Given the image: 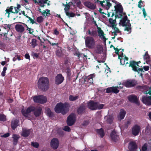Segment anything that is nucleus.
I'll return each mask as SVG.
<instances>
[{
  "mask_svg": "<svg viewBox=\"0 0 151 151\" xmlns=\"http://www.w3.org/2000/svg\"><path fill=\"white\" fill-rule=\"evenodd\" d=\"M116 11L114 12H112L111 17H113L115 15L116 18H121L119 24L122 26H127L128 23H130V20L128 19V17L125 12H124V9L122 6H118L116 7Z\"/></svg>",
  "mask_w": 151,
  "mask_h": 151,
  "instance_id": "nucleus-1",
  "label": "nucleus"
},
{
  "mask_svg": "<svg viewBox=\"0 0 151 151\" xmlns=\"http://www.w3.org/2000/svg\"><path fill=\"white\" fill-rule=\"evenodd\" d=\"M70 104L68 103L63 104L58 103L57 104L55 108V111L57 113H61L64 115L66 114L69 110Z\"/></svg>",
  "mask_w": 151,
  "mask_h": 151,
  "instance_id": "nucleus-2",
  "label": "nucleus"
},
{
  "mask_svg": "<svg viewBox=\"0 0 151 151\" xmlns=\"http://www.w3.org/2000/svg\"><path fill=\"white\" fill-rule=\"evenodd\" d=\"M37 85L39 89L43 91H47L49 88V82L48 78L41 77L37 82Z\"/></svg>",
  "mask_w": 151,
  "mask_h": 151,
  "instance_id": "nucleus-3",
  "label": "nucleus"
},
{
  "mask_svg": "<svg viewBox=\"0 0 151 151\" xmlns=\"http://www.w3.org/2000/svg\"><path fill=\"white\" fill-rule=\"evenodd\" d=\"M86 47L89 49H93L96 45V41L94 38L91 36L87 37L85 39Z\"/></svg>",
  "mask_w": 151,
  "mask_h": 151,
  "instance_id": "nucleus-4",
  "label": "nucleus"
},
{
  "mask_svg": "<svg viewBox=\"0 0 151 151\" xmlns=\"http://www.w3.org/2000/svg\"><path fill=\"white\" fill-rule=\"evenodd\" d=\"M137 84V81L134 79H128L122 83V85L127 88L134 87Z\"/></svg>",
  "mask_w": 151,
  "mask_h": 151,
  "instance_id": "nucleus-5",
  "label": "nucleus"
},
{
  "mask_svg": "<svg viewBox=\"0 0 151 151\" xmlns=\"http://www.w3.org/2000/svg\"><path fill=\"white\" fill-rule=\"evenodd\" d=\"M33 100L35 102L41 104L45 103L47 101L46 97L42 95L34 96Z\"/></svg>",
  "mask_w": 151,
  "mask_h": 151,
  "instance_id": "nucleus-6",
  "label": "nucleus"
},
{
  "mask_svg": "<svg viewBox=\"0 0 151 151\" xmlns=\"http://www.w3.org/2000/svg\"><path fill=\"white\" fill-rule=\"evenodd\" d=\"M6 13L5 15L7 16L8 18L10 17V14L11 13L15 14L18 13L19 12L18 10L16 8V7L11 6L10 7H7L5 10Z\"/></svg>",
  "mask_w": 151,
  "mask_h": 151,
  "instance_id": "nucleus-7",
  "label": "nucleus"
},
{
  "mask_svg": "<svg viewBox=\"0 0 151 151\" xmlns=\"http://www.w3.org/2000/svg\"><path fill=\"white\" fill-rule=\"evenodd\" d=\"M76 117L74 114H71L68 116L67 120V124L69 126H71L75 123Z\"/></svg>",
  "mask_w": 151,
  "mask_h": 151,
  "instance_id": "nucleus-8",
  "label": "nucleus"
},
{
  "mask_svg": "<svg viewBox=\"0 0 151 151\" xmlns=\"http://www.w3.org/2000/svg\"><path fill=\"white\" fill-rule=\"evenodd\" d=\"M95 77L94 73L92 74L87 76H86L84 78V83L88 84V86L93 83V78Z\"/></svg>",
  "mask_w": 151,
  "mask_h": 151,
  "instance_id": "nucleus-9",
  "label": "nucleus"
},
{
  "mask_svg": "<svg viewBox=\"0 0 151 151\" xmlns=\"http://www.w3.org/2000/svg\"><path fill=\"white\" fill-rule=\"evenodd\" d=\"M50 145L51 147L54 150L57 149L59 145V142L56 138H53L51 141Z\"/></svg>",
  "mask_w": 151,
  "mask_h": 151,
  "instance_id": "nucleus-10",
  "label": "nucleus"
},
{
  "mask_svg": "<svg viewBox=\"0 0 151 151\" xmlns=\"http://www.w3.org/2000/svg\"><path fill=\"white\" fill-rule=\"evenodd\" d=\"M128 65L129 67H131L132 68V70L134 71H137V68L138 67L137 66L136 61L132 60H130L129 63L128 62H127L126 63V65Z\"/></svg>",
  "mask_w": 151,
  "mask_h": 151,
  "instance_id": "nucleus-11",
  "label": "nucleus"
},
{
  "mask_svg": "<svg viewBox=\"0 0 151 151\" xmlns=\"http://www.w3.org/2000/svg\"><path fill=\"white\" fill-rule=\"evenodd\" d=\"M128 100L130 102L136 104L138 105H139L137 97L134 95H130L128 97Z\"/></svg>",
  "mask_w": 151,
  "mask_h": 151,
  "instance_id": "nucleus-12",
  "label": "nucleus"
},
{
  "mask_svg": "<svg viewBox=\"0 0 151 151\" xmlns=\"http://www.w3.org/2000/svg\"><path fill=\"white\" fill-rule=\"evenodd\" d=\"M137 147V144L134 141H131L129 143L128 148L129 151H135Z\"/></svg>",
  "mask_w": 151,
  "mask_h": 151,
  "instance_id": "nucleus-13",
  "label": "nucleus"
},
{
  "mask_svg": "<svg viewBox=\"0 0 151 151\" xmlns=\"http://www.w3.org/2000/svg\"><path fill=\"white\" fill-rule=\"evenodd\" d=\"M142 101L147 106L151 105V96H145L142 97Z\"/></svg>",
  "mask_w": 151,
  "mask_h": 151,
  "instance_id": "nucleus-14",
  "label": "nucleus"
},
{
  "mask_svg": "<svg viewBox=\"0 0 151 151\" xmlns=\"http://www.w3.org/2000/svg\"><path fill=\"white\" fill-rule=\"evenodd\" d=\"M64 79L61 74H58L55 77V83L57 85H59L61 84L63 81Z\"/></svg>",
  "mask_w": 151,
  "mask_h": 151,
  "instance_id": "nucleus-15",
  "label": "nucleus"
},
{
  "mask_svg": "<svg viewBox=\"0 0 151 151\" xmlns=\"http://www.w3.org/2000/svg\"><path fill=\"white\" fill-rule=\"evenodd\" d=\"M140 129V126L137 124H135L133 127L132 128V133L134 136L138 135Z\"/></svg>",
  "mask_w": 151,
  "mask_h": 151,
  "instance_id": "nucleus-16",
  "label": "nucleus"
},
{
  "mask_svg": "<svg viewBox=\"0 0 151 151\" xmlns=\"http://www.w3.org/2000/svg\"><path fill=\"white\" fill-rule=\"evenodd\" d=\"M88 106L89 109L92 110H95L97 109V103L91 101L88 102Z\"/></svg>",
  "mask_w": 151,
  "mask_h": 151,
  "instance_id": "nucleus-17",
  "label": "nucleus"
},
{
  "mask_svg": "<svg viewBox=\"0 0 151 151\" xmlns=\"http://www.w3.org/2000/svg\"><path fill=\"white\" fill-rule=\"evenodd\" d=\"M35 110V107L30 106L26 110H22V113L23 115L25 117L27 116L28 114Z\"/></svg>",
  "mask_w": 151,
  "mask_h": 151,
  "instance_id": "nucleus-18",
  "label": "nucleus"
},
{
  "mask_svg": "<svg viewBox=\"0 0 151 151\" xmlns=\"http://www.w3.org/2000/svg\"><path fill=\"white\" fill-rule=\"evenodd\" d=\"M16 30L18 33H22L25 30L24 27L22 24H17L15 26Z\"/></svg>",
  "mask_w": 151,
  "mask_h": 151,
  "instance_id": "nucleus-19",
  "label": "nucleus"
},
{
  "mask_svg": "<svg viewBox=\"0 0 151 151\" xmlns=\"http://www.w3.org/2000/svg\"><path fill=\"white\" fill-rule=\"evenodd\" d=\"M94 52L98 54L101 53L103 51V47L100 45H97L94 47Z\"/></svg>",
  "mask_w": 151,
  "mask_h": 151,
  "instance_id": "nucleus-20",
  "label": "nucleus"
},
{
  "mask_svg": "<svg viewBox=\"0 0 151 151\" xmlns=\"http://www.w3.org/2000/svg\"><path fill=\"white\" fill-rule=\"evenodd\" d=\"M84 5L88 8L92 10L94 9L96 7V4L89 1L85 2L84 3Z\"/></svg>",
  "mask_w": 151,
  "mask_h": 151,
  "instance_id": "nucleus-21",
  "label": "nucleus"
},
{
  "mask_svg": "<svg viewBox=\"0 0 151 151\" xmlns=\"http://www.w3.org/2000/svg\"><path fill=\"white\" fill-rule=\"evenodd\" d=\"M126 111L123 109H121L119 114L117 116V118L119 120L121 121L124 119L126 114Z\"/></svg>",
  "mask_w": 151,
  "mask_h": 151,
  "instance_id": "nucleus-22",
  "label": "nucleus"
},
{
  "mask_svg": "<svg viewBox=\"0 0 151 151\" xmlns=\"http://www.w3.org/2000/svg\"><path fill=\"white\" fill-rule=\"evenodd\" d=\"M86 107L83 105H81L77 109V112L79 114H82L85 112Z\"/></svg>",
  "mask_w": 151,
  "mask_h": 151,
  "instance_id": "nucleus-23",
  "label": "nucleus"
},
{
  "mask_svg": "<svg viewBox=\"0 0 151 151\" xmlns=\"http://www.w3.org/2000/svg\"><path fill=\"white\" fill-rule=\"evenodd\" d=\"M42 109L40 107H37L35 108V110L33 111L34 115L36 117L39 116L41 113Z\"/></svg>",
  "mask_w": 151,
  "mask_h": 151,
  "instance_id": "nucleus-24",
  "label": "nucleus"
},
{
  "mask_svg": "<svg viewBox=\"0 0 151 151\" xmlns=\"http://www.w3.org/2000/svg\"><path fill=\"white\" fill-rule=\"evenodd\" d=\"M110 136L112 140L114 142H116L118 139L119 136L116 134L114 131H112L111 132Z\"/></svg>",
  "mask_w": 151,
  "mask_h": 151,
  "instance_id": "nucleus-25",
  "label": "nucleus"
},
{
  "mask_svg": "<svg viewBox=\"0 0 151 151\" xmlns=\"http://www.w3.org/2000/svg\"><path fill=\"white\" fill-rule=\"evenodd\" d=\"M62 49L61 47H59L55 51L57 56L60 58L62 57L63 55Z\"/></svg>",
  "mask_w": 151,
  "mask_h": 151,
  "instance_id": "nucleus-26",
  "label": "nucleus"
},
{
  "mask_svg": "<svg viewBox=\"0 0 151 151\" xmlns=\"http://www.w3.org/2000/svg\"><path fill=\"white\" fill-rule=\"evenodd\" d=\"M13 140V144L15 145H16L19 139L20 138L19 136L17 134H14L12 135Z\"/></svg>",
  "mask_w": 151,
  "mask_h": 151,
  "instance_id": "nucleus-27",
  "label": "nucleus"
},
{
  "mask_svg": "<svg viewBox=\"0 0 151 151\" xmlns=\"http://www.w3.org/2000/svg\"><path fill=\"white\" fill-rule=\"evenodd\" d=\"M97 134L100 136L101 138H103L105 135L104 131L102 128L100 129H97L96 130Z\"/></svg>",
  "mask_w": 151,
  "mask_h": 151,
  "instance_id": "nucleus-28",
  "label": "nucleus"
},
{
  "mask_svg": "<svg viewBox=\"0 0 151 151\" xmlns=\"http://www.w3.org/2000/svg\"><path fill=\"white\" fill-rule=\"evenodd\" d=\"M105 1H106V3L110 2V1H111L112 2L116 4V5L114 6V12H115L116 11V7L117 8L118 6H122L120 3L117 2L115 0H105Z\"/></svg>",
  "mask_w": 151,
  "mask_h": 151,
  "instance_id": "nucleus-29",
  "label": "nucleus"
},
{
  "mask_svg": "<svg viewBox=\"0 0 151 151\" xmlns=\"http://www.w3.org/2000/svg\"><path fill=\"white\" fill-rule=\"evenodd\" d=\"M97 29H98V32L99 34V35L100 37H102L103 38L104 40H106V38L104 36V32L102 30L101 28L99 27L98 26L97 27Z\"/></svg>",
  "mask_w": 151,
  "mask_h": 151,
  "instance_id": "nucleus-30",
  "label": "nucleus"
},
{
  "mask_svg": "<svg viewBox=\"0 0 151 151\" xmlns=\"http://www.w3.org/2000/svg\"><path fill=\"white\" fill-rule=\"evenodd\" d=\"M88 35L93 37H96L97 35V32L96 30L94 29H93L92 30L90 29L88 30Z\"/></svg>",
  "mask_w": 151,
  "mask_h": 151,
  "instance_id": "nucleus-31",
  "label": "nucleus"
},
{
  "mask_svg": "<svg viewBox=\"0 0 151 151\" xmlns=\"http://www.w3.org/2000/svg\"><path fill=\"white\" fill-rule=\"evenodd\" d=\"M131 25L130 23H128L127 26H125V27L124 28V31H127L128 32V34H129L131 33L132 32V27H131Z\"/></svg>",
  "mask_w": 151,
  "mask_h": 151,
  "instance_id": "nucleus-32",
  "label": "nucleus"
},
{
  "mask_svg": "<svg viewBox=\"0 0 151 151\" xmlns=\"http://www.w3.org/2000/svg\"><path fill=\"white\" fill-rule=\"evenodd\" d=\"M143 57L144 59L146 60V63L147 64L150 63V56H149L148 52H146L144 55H143Z\"/></svg>",
  "mask_w": 151,
  "mask_h": 151,
  "instance_id": "nucleus-33",
  "label": "nucleus"
},
{
  "mask_svg": "<svg viewBox=\"0 0 151 151\" xmlns=\"http://www.w3.org/2000/svg\"><path fill=\"white\" fill-rule=\"evenodd\" d=\"M19 121L17 119L14 120V121H12L11 123V127L12 129L14 130L18 126V123Z\"/></svg>",
  "mask_w": 151,
  "mask_h": 151,
  "instance_id": "nucleus-34",
  "label": "nucleus"
},
{
  "mask_svg": "<svg viewBox=\"0 0 151 151\" xmlns=\"http://www.w3.org/2000/svg\"><path fill=\"white\" fill-rule=\"evenodd\" d=\"M39 11L42 14V15L43 16H48L50 15V10L48 9H47L45 10H44L43 12H42L41 9H39Z\"/></svg>",
  "mask_w": 151,
  "mask_h": 151,
  "instance_id": "nucleus-35",
  "label": "nucleus"
},
{
  "mask_svg": "<svg viewBox=\"0 0 151 151\" xmlns=\"http://www.w3.org/2000/svg\"><path fill=\"white\" fill-rule=\"evenodd\" d=\"M129 60V58L127 57L124 55V58H121L120 59V63L121 65H124L127 62H128Z\"/></svg>",
  "mask_w": 151,
  "mask_h": 151,
  "instance_id": "nucleus-36",
  "label": "nucleus"
},
{
  "mask_svg": "<svg viewBox=\"0 0 151 151\" xmlns=\"http://www.w3.org/2000/svg\"><path fill=\"white\" fill-rule=\"evenodd\" d=\"M46 112L47 115L50 117L53 116V113L51 111L50 108H47L46 109Z\"/></svg>",
  "mask_w": 151,
  "mask_h": 151,
  "instance_id": "nucleus-37",
  "label": "nucleus"
},
{
  "mask_svg": "<svg viewBox=\"0 0 151 151\" xmlns=\"http://www.w3.org/2000/svg\"><path fill=\"white\" fill-rule=\"evenodd\" d=\"M29 134L30 132L29 130H24L23 131L21 135L24 137H27L29 136Z\"/></svg>",
  "mask_w": 151,
  "mask_h": 151,
  "instance_id": "nucleus-38",
  "label": "nucleus"
},
{
  "mask_svg": "<svg viewBox=\"0 0 151 151\" xmlns=\"http://www.w3.org/2000/svg\"><path fill=\"white\" fill-rule=\"evenodd\" d=\"M37 40L36 39H32L31 42H30V44H31V46L32 47V48H35V47L37 45Z\"/></svg>",
  "mask_w": 151,
  "mask_h": 151,
  "instance_id": "nucleus-39",
  "label": "nucleus"
},
{
  "mask_svg": "<svg viewBox=\"0 0 151 151\" xmlns=\"http://www.w3.org/2000/svg\"><path fill=\"white\" fill-rule=\"evenodd\" d=\"M65 12L66 16H67L68 17H74L75 15V13L73 12H69V11L67 12L65 10Z\"/></svg>",
  "mask_w": 151,
  "mask_h": 151,
  "instance_id": "nucleus-40",
  "label": "nucleus"
},
{
  "mask_svg": "<svg viewBox=\"0 0 151 151\" xmlns=\"http://www.w3.org/2000/svg\"><path fill=\"white\" fill-rule=\"evenodd\" d=\"M79 98L78 96H73L72 95H70L69 96V99L70 101H74L76 100Z\"/></svg>",
  "mask_w": 151,
  "mask_h": 151,
  "instance_id": "nucleus-41",
  "label": "nucleus"
},
{
  "mask_svg": "<svg viewBox=\"0 0 151 151\" xmlns=\"http://www.w3.org/2000/svg\"><path fill=\"white\" fill-rule=\"evenodd\" d=\"M66 70L67 74V77L69 78H70L71 75V70L69 68L67 67L66 68Z\"/></svg>",
  "mask_w": 151,
  "mask_h": 151,
  "instance_id": "nucleus-42",
  "label": "nucleus"
},
{
  "mask_svg": "<svg viewBox=\"0 0 151 151\" xmlns=\"http://www.w3.org/2000/svg\"><path fill=\"white\" fill-rule=\"evenodd\" d=\"M21 56L20 55H15V57L13 58V61L14 62H15L17 60V59L19 61L20 60L22 59L21 58Z\"/></svg>",
  "mask_w": 151,
  "mask_h": 151,
  "instance_id": "nucleus-43",
  "label": "nucleus"
},
{
  "mask_svg": "<svg viewBox=\"0 0 151 151\" xmlns=\"http://www.w3.org/2000/svg\"><path fill=\"white\" fill-rule=\"evenodd\" d=\"M112 92L116 94L119 92V90L118 89L117 87L116 86H112Z\"/></svg>",
  "mask_w": 151,
  "mask_h": 151,
  "instance_id": "nucleus-44",
  "label": "nucleus"
},
{
  "mask_svg": "<svg viewBox=\"0 0 151 151\" xmlns=\"http://www.w3.org/2000/svg\"><path fill=\"white\" fill-rule=\"evenodd\" d=\"M113 120V117L112 116H109L108 117L107 121V122L110 124H112Z\"/></svg>",
  "mask_w": 151,
  "mask_h": 151,
  "instance_id": "nucleus-45",
  "label": "nucleus"
},
{
  "mask_svg": "<svg viewBox=\"0 0 151 151\" xmlns=\"http://www.w3.org/2000/svg\"><path fill=\"white\" fill-rule=\"evenodd\" d=\"M6 121V116L3 114H0V121L5 122Z\"/></svg>",
  "mask_w": 151,
  "mask_h": 151,
  "instance_id": "nucleus-46",
  "label": "nucleus"
},
{
  "mask_svg": "<svg viewBox=\"0 0 151 151\" xmlns=\"http://www.w3.org/2000/svg\"><path fill=\"white\" fill-rule=\"evenodd\" d=\"M146 85H142V86H136L137 89L141 90H145L146 88Z\"/></svg>",
  "mask_w": 151,
  "mask_h": 151,
  "instance_id": "nucleus-47",
  "label": "nucleus"
},
{
  "mask_svg": "<svg viewBox=\"0 0 151 151\" xmlns=\"http://www.w3.org/2000/svg\"><path fill=\"white\" fill-rule=\"evenodd\" d=\"M44 18L42 16H40L37 17V21L39 23H40L43 21Z\"/></svg>",
  "mask_w": 151,
  "mask_h": 151,
  "instance_id": "nucleus-48",
  "label": "nucleus"
},
{
  "mask_svg": "<svg viewBox=\"0 0 151 151\" xmlns=\"http://www.w3.org/2000/svg\"><path fill=\"white\" fill-rule=\"evenodd\" d=\"M1 30L0 29V35H1V36H2L3 35L5 37L6 40H7L8 39H9V38L7 37V35L8 34V31H7V33H3L1 32Z\"/></svg>",
  "mask_w": 151,
  "mask_h": 151,
  "instance_id": "nucleus-49",
  "label": "nucleus"
},
{
  "mask_svg": "<svg viewBox=\"0 0 151 151\" xmlns=\"http://www.w3.org/2000/svg\"><path fill=\"white\" fill-rule=\"evenodd\" d=\"M7 69V67L5 66L3 68V70L1 73V75L3 77H4L5 76V73H6V70Z\"/></svg>",
  "mask_w": 151,
  "mask_h": 151,
  "instance_id": "nucleus-50",
  "label": "nucleus"
},
{
  "mask_svg": "<svg viewBox=\"0 0 151 151\" xmlns=\"http://www.w3.org/2000/svg\"><path fill=\"white\" fill-rule=\"evenodd\" d=\"M31 145L34 147L37 148L39 147V144L37 142H32Z\"/></svg>",
  "mask_w": 151,
  "mask_h": 151,
  "instance_id": "nucleus-51",
  "label": "nucleus"
},
{
  "mask_svg": "<svg viewBox=\"0 0 151 151\" xmlns=\"http://www.w3.org/2000/svg\"><path fill=\"white\" fill-rule=\"evenodd\" d=\"M112 88L111 87H108L106 89V93H112Z\"/></svg>",
  "mask_w": 151,
  "mask_h": 151,
  "instance_id": "nucleus-52",
  "label": "nucleus"
},
{
  "mask_svg": "<svg viewBox=\"0 0 151 151\" xmlns=\"http://www.w3.org/2000/svg\"><path fill=\"white\" fill-rule=\"evenodd\" d=\"M113 19L112 18H110L109 19V23L111 24L112 27H114V23L113 22Z\"/></svg>",
  "mask_w": 151,
  "mask_h": 151,
  "instance_id": "nucleus-53",
  "label": "nucleus"
},
{
  "mask_svg": "<svg viewBox=\"0 0 151 151\" xmlns=\"http://www.w3.org/2000/svg\"><path fill=\"white\" fill-rule=\"evenodd\" d=\"M48 42L51 45L53 46L54 45H56V46L58 47H59V46L58 43H51L50 42V41L49 40H48Z\"/></svg>",
  "mask_w": 151,
  "mask_h": 151,
  "instance_id": "nucleus-54",
  "label": "nucleus"
},
{
  "mask_svg": "<svg viewBox=\"0 0 151 151\" xmlns=\"http://www.w3.org/2000/svg\"><path fill=\"white\" fill-rule=\"evenodd\" d=\"M28 18L29 19V20H28L27 21H28L29 20L30 21V22L32 24H37V23L34 21V19H32L29 17Z\"/></svg>",
  "mask_w": 151,
  "mask_h": 151,
  "instance_id": "nucleus-55",
  "label": "nucleus"
},
{
  "mask_svg": "<svg viewBox=\"0 0 151 151\" xmlns=\"http://www.w3.org/2000/svg\"><path fill=\"white\" fill-rule=\"evenodd\" d=\"M63 130L65 131L68 132H70L71 130L70 128L68 126H65Z\"/></svg>",
  "mask_w": 151,
  "mask_h": 151,
  "instance_id": "nucleus-56",
  "label": "nucleus"
},
{
  "mask_svg": "<svg viewBox=\"0 0 151 151\" xmlns=\"http://www.w3.org/2000/svg\"><path fill=\"white\" fill-rule=\"evenodd\" d=\"M104 106V105L102 104H100L99 105H98V103H97V109H101L103 108Z\"/></svg>",
  "mask_w": 151,
  "mask_h": 151,
  "instance_id": "nucleus-57",
  "label": "nucleus"
},
{
  "mask_svg": "<svg viewBox=\"0 0 151 151\" xmlns=\"http://www.w3.org/2000/svg\"><path fill=\"white\" fill-rule=\"evenodd\" d=\"M70 8V6L68 4L65 5L64 8L65 12V10L67 12L69 11Z\"/></svg>",
  "mask_w": 151,
  "mask_h": 151,
  "instance_id": "nucleus-58",
  "label": "nucleus"
},
{
  "mask_svg": "<svg viewBox=\"0 0 151 151\" xmlns=\"http://www.w3.org/2000/svg\"><path fill=\"white\" fill-rule=\"evenodd\" d=\"M107 4H106V9L108 10L109 8L112 6V4L111 3H110V2H108L107 3H106Z\"/></svg>",
  "mask_w": 151,
  "mask_h": 151,
  "instance_id": "nucleus-59",
  "label": "nucleus"
},
{
  "mask_svg": "<svg viewBox=\"0 0 151 151\" xmlns=\"http://www.w3.org/2000/svg\"><path fill=\"white\" fill-rule=\"evenodd\" d=\"M118 55V58L120 60L121 58H124V55L122 52V53L120 55L119 54Z\"/></svg>",
  "mask_w": 151,
  "mask_h": 151,
  "instance_id": "nucleus-60",
  "label": "nucleus"
},
{
  "mask_svg": "<svg viewBox=\"0 0 151 151\" xmlns=\"http://www.w3.org/2000/svg\"><path fill=\"white\" fill-rule=\"evenodd\" d=\"M121 49H119L117 48H114V50L116 51V52H115L116 53V54H117L118 55L119 54V51L120 50H121Z\"/></svg>",
  "mask_w": 151,
  "mask_h": 151,
  "instance_id": "nucleus-61",
  "label": "nucleus"
},
{
  "mask_svg": "<svg viewBox=\"0 0 151 151\" xmlns=\"http://www.w3.org/2000/svg\"><path fill=\"white\" fill-rule=\"evenodd\" d=\"M10 135V134L9 133H6L4 134L3 135H2L1 137H2L6 138L8 137H9Z\"/></svg>",
  "mask_w": 151,
  "mask_h": 151,
  "instance_id": "nucleus-62",
  "label": "nucleus"
},
{
  "mask_svg": "<svg viewBox=\"0 0 151 151\" xmlns=\"http://www.w3.org/2000/svg\"><path fill=\"white\" fill-rule=\"evenodd\" d=\"M89 124V122L88 121H85L83 122V123L82 124V125L83 126H87Z\"/></svg>",
  "mask_w": 151,
  "mask_h": 151,
  "instance_id": "nucleus-63",
  "label": "nucleus"
},
{
  "mask_svg": "<svg viewBox=\"0 0 151 151\" xmlns=\"http://www.w3.org/2000/svg\"><path fill=\"white\" fill-rule=\"evenodd\" d=\"M53 34L56 35H58L59 34V32L57 29H55L54 31Z\"/></svg>",
  "mask_w": 151,
  "mask_h": 151,
  "instance_id": "nucleus-64",
  "label": "nucleus"
}]
</instances>
